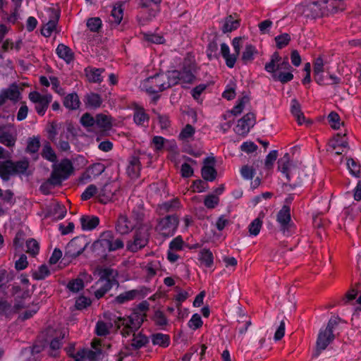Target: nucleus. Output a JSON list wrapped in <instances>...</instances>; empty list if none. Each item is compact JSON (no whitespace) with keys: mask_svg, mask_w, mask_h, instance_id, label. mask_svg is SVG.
<instances>
[{"mask_svg":"<svg viewBox=\"0 0 361 361\" xmlns=\"http://www.w3.org/2000/svg\"><path fill=\"white\" fill-rule=\"evenodd\" d=\"M238 26V20L234 19L232 16H228L223 23L222 30L224 32H228L237 29Z\"/></svg>","mask_w":361,"mask_h":361,"instance_id":"obj_39","label":"nucleus"},{"mask_svg":"<svg viewBox=\"0 0 361 361\" xmlns=\"http://www.w3.org/2000/svg\"><path fill=\"white\" fill-rule=\"evenodd\" d=\"M50 271L46 265H42L39 267L38 270L35 271L32 276L36 280H42L49 276Z\"/></svg>","mask_w":361,"mask_h":361,"instance_id":"obj_48","label":"nucleus"},{"mask_svg":"<svg viewBox=\"0 0 361 361\" xmlns=\"http://www.w3.org/2000/svg\"><path fill=\"white\" fill-rule=\"evenodd\" d=\"M109 327L105 322L99 321L96 325V333L100 336H106L109 333Z\"/></svg>","mask_w":361,"mask_h":361,"instance_id":"obj_55","label":"nucleus"},{"mask_svg":"<svg viewBox=\"0 0 361 361\" xmlns=\"http://www.w3.org/2000/svg\"><path fill=\"white\" fill-rule=\"evenodd\" d=\"M27 252L32 255H35L38 253L39 246L38 243L35 239H30L26 242Z\"/></svg>","mask_w":361,"mask_h":361,"instance_id":"obj_50","label":"nucleus"},{"mask_svg":"<svg viewBox=\"0 0 361 361\" xmlns=\"http://www.w3.org/2000/svg\"><path fill=\"white\" fill-rule=\"evenodd\" d=\"M56 52L58 56L64 60L67 63H71L73 60V53L67 46L60 44L58 45Z\"/></svg>","mask_w":361,"mask_h":361,"instance_id":"obj_23","label":"nucleus"},{"mask_svg":"<svg viewBox=\"0 0 361 361\" xmlns=\"http://www.w3.org/2000/svg\"><path fill=\"white\" fill-rule=\"evenodd\" d=\"M146 317L145 314L132 312L128 316L116 317L114 322L116 328L120 330L121 334L123 337H128L141 327Z\"/></svg>","mask_w":361,"mask_h":361,"instance_id":"obj_4","label":"nucleus"},{"mask_svg":"<svg viewBox=\"0 0 361 361\" xmlns=\"http://www.w3.org/2000/svg\"><path fill=\"white\" fill-rule=\"evenodd\" d=\"M313 72L317 73H329L327 66H325V63L322 57L317 58L313 64Z\"/></svg>","mask_w":361,"mask_h":361,"instance_id":"obj_44","label":"nucleus"},{"mask_svg":"<svg viewBox=\"0 0 361 361\" xmlns=\"http://www.w3.org/2000/svg\"><path fill=\"white\" fill-rule=\"evenodd\" d=\"M153 320L158 326H163L167 324L168 321L164 313L160 310H157L153 316Z\"/></svg>","mask_w":361,"mask_h":361,"instance_id":"obj_53","label":"nucleus"},{"mask_svg":"<svg viewBox=\"0 0 361 361\" xmlns=\"http://www.w3.org/2000/svg\"><path fill=\"white\" fill-rule=\"evenodd\" d=\"M278 156V152L276 150L271 151L265 159V166L267 169H269L272 168L274 161L276 160Z\"/></svg>","mask_w":361,"mask_h":361,"instance_id":"obj_64","label":"nucleus"},{"mask_svg":"<svg viewBox=\"0 0 361 361\" xmlns=\"http://www.w3.org/2000/svg\"><path fill=\"white\" fill-rule=\"evenodd\" d=\"M255 124V116L253 113H247L238 121L235 131L238 135H246Z\"/></svg>","mask_w":361,"mask_h":361,"instance_id":"obj_15","label":"nucleus"},{"mask_svg":"<svg viewBox=\"0 0 361 361\" xmlns=\"http://www.w3.org/2000/svg\"><path fill=\"white\" fill-rule=\"evenodd\" d=\"M140 161L136 157H132L129 161V164L127 167V173L132 178H136L140 175Z\"/></svg>","mask_w":361,"mask_h":361,"instance_id":"obj_21","label":"nucleus"},{"mask_svg":"<svg viewBox=\"0 0 361 361\" xmlns=\"http://www.w3.org/2000/svg\"><path fill=\"white\" fill-rule=\"evenodd\" d=\"M178 224L179 220L177 216L168 215L159 220L156 230L162 236L170 237L174 235Z\"/></svg>","mask_w":361,"mask_h":361,"instance_id":"obj_10","label":"nucleus"},{"mask_svg":"<svg viewBox=\"0 0 361 361\" xmlns=\"http://www.w3.org/2000/svg\"><path fill=\"white\" fill-rule=\"evenodd\" d=\"M135 226L136 224L130 220L126 214H121L116 224V230L118 233L126 235L132 231Z\"/></svg>","mask_w":361,"mask_h":361,"instance_id":"obj_17","label":"nucleus"},{"mask_svg":"<svg viewBox=\"0 0 361 361\" xmlns=\"http://www.w3.org/2000/svg\"><path fill=\"white\" fill-rule=\"evenodd\" d=\"M123 9L121 6H114L111 11V20L116 25L119 24L123 19Z\"/></svg>","mask_w":361,"mask_h":361,"instance_id":"obj_49","label":"nucleus"},{"mask_svg":"<svg viewBox=\"0 0 361 361\" xmlns=\"http://www.w3.org/2000/svg\"><path fill=\"white\" fill-rule=\"evenodd\" d=\"M314 78L319 85H331L338 82L339 79L333 75L326 73H314Z\"/></svg>","mask_w":361,"mask_h":361,"instance_id":"obj_20","label":"nucleus"},{"mask_svg":"<svg viewBox=\"0 0 361 361\" xmlns=\"http://www.w3.org/2000/svg\"><path fill=\"white\" fill-rule=\"evenodd\" d=\"M179 202L177 199L164 202L159 206L160 213L164 214L166 212H173L179 207Z\"/></svg>","mask_w":361,"mask_h":361,"instance_id":"obj_38","label":"nucleus"},{"mask_svg":"<svg viewBox=\"0 0 361 361\" xmlns=\"http://www.w3.org/2000/svg\"><path fill=\"white\" fill-rule=\"evenodd\" d=\"M133 120L137 125L142 126L145 121H148L149 116L145 112L143 108L136 106Z\"/></svg>","mask_w":361,"mask_h":361,"instance_id":"obj_35","label":"nucleus"},{"mask_svg":"<svg viewBox=\"0 0 361 361\" xmlns=\"http://www.w3.org/2000/svg\"><path fill=\"white\" fill-rule=\"evenodd\" d=\"M199 260L205 267H211L214 262L212 252L207 249L202 250L200 252Z\"/></svg>","mask_w":361,"mask_h":361,"instance_id":"obj_36","label":"nucleus"},{"mask_svg":"<svg viewBox=\"0 0 361 361\" xmlns=\"http://www.w3.org/2000/svg\"><path fill=\"white\" fill-rule=\"evenodd\" d=\"M92 347L94 348V350L87 349L85 358L90 361H96L98 357L102 354V350L97 348L94 343H92Z\"/></svg>","mask_w":361,"mask_h":361,"instance_id":"obj_58","label":"nucleus"},{"mask_svg":"<svg viewBox=\"0 0 361 361\" xmlns=\"http://www.w3.org/2000/svg\"><path fill=\"white\" fill-rule=\"evenodd\" d=\"M250 104V97L245 95L238 99V104L233 108L231 113L234 116L240 114L245 107Z\"/></svg>","mask_w":361,"mask_h":361,"instance_id":"obj_40","label":"nucleus"},{"mask_svg":"<svg viewBox=\"0 0 361 361\" xmlns=\"http://www.w3.org/2000/svg\"><path fill=\"white\" fill-rule=\"evenodd\" d=\"M149 233L146 230L139 229L135 233L133 240H129L127 243V250L135 252L147 245Z\"/></svg>","mask_w":361,"mask_h":361,"instance_id":"obj_11","label":"nucleus"},{"mask_svg":"<svg viewBox=\"0 0 361 361\" xmlns=\"http://www.w3.org/2000/svg\"><path fill=\"white\" fill-rule=\"evenodd\" d=\"M95 125L103 130H109L111 127V118L103 114H99L95 117Z\"/></svg>","mask_w":361,"mask_h":361,"instance_id":"obj_31","label":"nucleus"},{"mask_svg":"<svg viewBox=\"0 0 361 361\" xmlns=\"http://www.w3.org/2000/svg\"><path fill=\"white\" fill-rule=\"evenodd\" d=\"M112 185L111 183L105 184L99 192V200L100 202L106 204L109 202L114 194L112 190Z\"/></svg>","mask_w":361,"mask_h":361,"instance_id":"obj_24","label":"nucleus"},{"mask_svg":"<svg viewBox=\"0 0 361 361\" xmlns=\"http://www.w3.org/2000/svg\"><path fill=\"white\" fill-rule=\"evenodd\" d=\"M59 13L56 8L53 7H47L41 13V19L44 23L42 29V34L46 37H49L56 30Z\"/></svg>","mask_w":361,"mask_h":361,"instance_id":"obj_8","label":"nucleus"},{"mask_svg":"<svg viewBox=\"0 0 361 361\" xmlns=\"http://www.w3.org/2000/svg\"><path fill=\"white\" fill-rule=\"evenodd\" d=\"M262 221L259 217L254 219L248 226L249 233L252 235H257L262 228Z\"/></svg>","mask_w":361,"mask_h":361,"instance_id":"obj_45","label":"nucleus"},{"mask_svg":"<svg viewBox=\"0 0 361 361\" xmlns=\"http://www.w3.org/2000/svg\"><path fill=\"white\" fill-rule=\"evenodd\" d=\"M82 228L85 231H90L95 228L99 223V218L94 216H83L80 218Z\"/></svg>","mask_w":361,"mask_h":361,"instance_id":"obj_25","label":"nucleus"},{"mask_svg":"<svg viewBox=\"0 0 361 361\" xmlns=\"http://www.w3.org/2000/svg\"><path fill=\"white\" fill-rule=\"evenodd\" d=\"M109 237V252L116 251L123 247L124 244L123 240L121 238H116L112 231H110V235Z\"/></svg>","mask_w":361,"mask_h":361,"instance_id":"obj_42","label":"nucleus"},{"mask_svg":"<svg viewBox=\"0 0 361 361\" xmlns=\"http://www.w3.org/2000/svg\"><path fill=\"white\" fill-rule=\"evenodd\" d=\"M290 112L296 118L299 125L305 121V116L301 111V106L296 99H293L290 102Z\"/></svg>","mask_w":361,"mask_h":361,"instance_id":"obj_26","label":"nucleus"},{"mask_svg":"<svg viewBox=\"0 0 361 361\" xmlns=\"http://www.w3.org/2000/svg\"><path fill=\"white\" fill-rule=\"evenodd\" d=\"M29 165L28 160L25 159L16 162L11 160L0 162V176L4 180H8L11 176H28L30 173H27V171Z\"/></svg>","mask_w":361,"mask_h":361,"instance_id":"obj_6","label":"nucleus"},{"mask_svg":"<svg viewBox=\"0 0 361 361\" xmlns=\"http://www.w3.org/2000/svg\"><path fill=\"white\" fill-rule=\"evenodd\" d=\"M87 243L85 239L75 238L67 245L65 251V256L75 258L79 256L85 250Z\"/></svg>","mask_w":361,"mask_h":361,"instance_id":"obj_14","label":"nucleus"},{"mask_svg":"<svg viewBox=\"0 0 361 361\" xmlns=\"http://www.w3.org/2000/svg\"><path fill=\"white\" fill-rule=\"evenodd\" d=\"M105 170V166L102 163H96L90 166L84 176L87 178H95L101 175Z\"/></svg>","mask_w":361,"mask_h":361,"instance_id":"obj_33","label":"nucleus"},{"mask_svg":"<svg viewBox=\"0 0 361 361\" xmlns=\"http://www.w3.org/2000/svg\"><path fill=\"white\" fill-rule=\"evenodd\" d=\"M94 274L99 276V279L95 284L96 286H99V287L95 290L94 295L97 299H100L113 287L114 284L118 283L115 279L116 273L113 269L98 267Z\"/></svg>","mask_w":361,"mask_h":361,"instance_id":"obj_5","label":"nucleus"},{"mask_svg":"<svg viewBox=\"0 0 361 361\" xmlns=\"http://www.w3.org/2000/svg\"><path fill=\"white\" fill-rule=\"evenodd\" d=\"M86 77L90 82H98L102 80V73L103 70L101 68H95L92 67H88L85 70Z\"/></svg>","mask_w":361,"mask_h":361,"instance_id":"obj_30","label":"nucleus"},{"mask_svg":"<svg viewBox=\"0 0 361 361\" xmlns=\"http://www.w3.org/2000/svg\"><path fill=\"white\" fill-rule=\"evenodd\" d=\"M73 171V165L70 160L66 159L59 164L53 166L50 178L54 184L60 185L63 180H66Z\"/></svg>","mask_w":361,"mask_h":361,"instance_id":"obj_9","label":"nucleus"},{"mask_svg":"<svg viewBox=\"0 0 361 361\" xmlns=\"http://www.w3.org/2000/svg\"><path fill=\"white\" fill-rule=\"evenodd\" d=\"M109 235L110 231L103 232L99 238L92 244V251L95 255L105 258L106 253L109 252Z\"/></svg>","mask_w":361,"mask_h":361,"instance_id":"obj_13","label":"nucleus"},{"mask_svg":"<svg viewBox=\"0 0 361 361\" xmlns=\"http://www.w3.org/2000/svg\"><path fill=\"white\" fill-rule=\"evenodd\" d=\"M97 192L96 185L92 184L90 185L82 193L81 198L82 200H87L93 197Z\"/></svg>","mask_w":361,"mask_h":361,"instance_id":"obj_61","label":"nucleus"},{"mask_svg":"<svg viewBox=\"0 0 361 361\" xmlns=\"http://www.w3.org/2000/svg\"><path fill=\"white\" fill-rule=\"evenodd\" d=\"M216 174V171L213 166H204L202 169V176L205 180L213 181Z\"/></svg>","mask_w":361,"mask_h":361,"instance_id":"obj_41","label":"nucleus"},{"mask_svg":"<svg viewBox=\"0 0 361 361\" xmlns=\"http://www.w3.org/2000/svg\"><path fill=\"white\" fill-rule=\"evenodd\" d=\"M334 335L324 329H321L317 340V349L313 355L314 357H317L322 350H324L326 347L334 341Z\"/></svg>","mask_w":361,"mask_h":361,"instance_id":"obj_16","label":"nucleus"},{"mask_svg":"<svg viewBox=\"0 0 361 361\" xmlns=\"http://www.w3.org/2000/svg\"><path fill=\"white\" fill-rule=\"evenodd\" d=\"M343 9H344V5L340 0H319L298 6L301 13L309 18H319L329 12H337Z\"/></svg>","mask_w":361,"mask_h":361,"instance_id":"obj_2","label":"nucleus"},{"mask_svg":"<svg viewBox=\"0 0 361 361\" xmlns=\"http://www.w3.org/2000/svg\"><path fill=\"white\" fill-rule=\"evenodd\" d=\"M202 320L198 314H195L188 322V326L194 330L199 329L202 326Z\"/></svg>","mask_w":361,"mask_h":361,"instance_id":"obj_56","label":"nucleus"},{"mask_svg":"<svg viewBox=\"0 0 361 361\" xmlns=\"http://www.w3.org/2000/svg\"><path fill=\"white\" fill-rule=\"evenodd\" d=\"M265 70L269 73L274 80L286 83L293 78V68L287 58H281L278 53H274L270 61L265 65Z\"/></svg>","mask_w":361,"mask_h":361,"instance_id":"obj_3","label":"nucleus"},{"mask_svg":"<svg viewBox=\"0 0 361 361\" xmlns=\"http://www.w3.org/2000/svg\"><path fill=\"white\" fill-rule=\"evenodd\" d=\"M290 40V37L289 35H288L287 33H283L275 37L276 46L279 49H281L283 47L286 46Z\"/></svg>","mask_w":361,"mask_h":361,"instance_id":"obj_62","label":"nucleus"},{"mask_svg":"<svg viewBox=\"0 0 361 361\" xmlns=\"http://www.w3.org/2000/svg\"><path fill=\"white\" fill-rule=\"evenodd\" d=\"M84 287V283L82 279H76L68 284V289L73 292L77 293L81 289H82Z\"/></svg>","mask_w":361,"mask_h":361,"instance_id":"obj_57","label":"nucleus"},{"mask_svg":"<svg viewBox=\"0 0 361 361\" xmlns=\"http://www.w3.org/2000/svg\"><path fill=\"white\" fill-rule=\"evenodd\" d=\"M221 54L228 67L233 68L236 62V55L230 54V48L226 43L221 44Z\"/></svg>","mask_w":361,"mask_h":361,"instance_id":"obj_22","label":"nucleus"},{"mask_svg":"<svg viewBox=\"0 0 361 361\" xmlns=\"http://www.w3.org/2000/svg\"><path fill=\"white\" fill-rule=\"evenodd\" d=\"M80 123L85 127H92L95 125V118L89 113H85L82 116Z\"/></svg>","mask_w":361,"mask_h":361,"instance_id":"obj_63","label":"nucleus"},{"mask_svg":"<svg viewBox=\"0 0 361 361\" xmlns=\"http://www.w3.org/2000/svg\"><path fill=\"white\" fill-rule=\"evenodd\" d=\"M40 147L39 140L37 137L30 138L27 141L26 151L30 153L37 152Z\"/></svg>","mask_w":361,"mask_h":361,"instance_id":"obj_47","label":"nucleus"},{"mask_svg":"<svg viewBox=\"0 0 361 361\" xmlns=\"http://www.w3.org/2000/svg\"><path fill=\"white\" fill-rule=\"evenodd\" d=\"M29 98L35 104V109L40 115L44 114L49 104L51 101V94H42L39 92H30Z\"/></svg>","mask_w":361,"mask_h":361,"instance_id":"obj_12","label":"nucleus"},{"mask_svg":"<svg viewBox=\"0 0 361 361\" xmlns=\"http://www.w3.org/2000/svg\"><path fill=\"white\" fill-rule=\"evenodd\" d=\"M138 291L136 290H131L126 291L118 295L114 300V302L118 304H123L128 301L133 300L137 295Z\"/></svg>","mask_w":361,"mask_h":361,"instance_id":"obj_34","label":"nucleus"},{"mask_svg":"<svg viewBox=\"0 0 361 361\" xmlns=\"http://www.w3.org/2000/svg\"><path fill=\"white\" fill-rule=\"evenodd\" d=\"M152 342L154 345L165 348L169 345L170 338L168 335L158 333L152 335Z\"/></svg>","mask_w":361,"mask_h":361,"instance_id":"obj_37","label":"nucleus"},{"mask_svg":"<svg viewBox=\"0 0 361 361\" xmlns=\"http://www.w3.org/2000/svg\"><path fill=\"white\" fill-rule=\"evenodd\" d=\"M80 99L75 92L68 94L63 100V105L71 110L77 109L80 106Z\"/></svg>","mask_w":361,"mask_h":361,"instance_id":"obj_29","label":"nucleus"},{"mask_svg":"<svg viewBox=\"0 0 361 361\" xmlns=\"http://www.w3.org/2000/svg\"><path fill=\"white\" fill-rule=\"evenodd\" d=\"M85 103L90 108L97 109L101 106L102 99L99 94L90 92L87 94Z\"/></svg>","mask_w":361,"mask_h":361,"instance_id":"obj_27","label":"nucleus"},{"mask_svg":"<svg viewBox=\"0 0 361 361\" xmlns=\"http://www.w3.org/2000/svg\"><path fill=\"white\" fill-rule=\"evenodd\" d=\"M42 155L44 159L51 162L56 161V155L51 146L48 144L44 146Z\"/></svg>","mask_w":361,"mask_h":361,"instance_id":"obj_46","label":"nucleus"},{"mask_svg":"<svg viewBox=\"0 0 361 361\" xmlns=\"http://www.w3.org/2000/svg\"><path fill=\"white\" fill-rule=\"evenodd\" d=\"M290 155L288 153H286L282 158L278 161L279 170L283 174H285L287 180L290 182L289 185L293 188L301 183V179L299 176V169L294 166L290 164Z\"/></svg>","mask_w":361,"mask_h":361,"instance_id":"obj_7","label":"nucleus"},{"mask_svg":"<svg viewBox=\"0 0 361 361\" xmlns=\"http://www.w3.org/2000/svg\"><path fill=\"white\" fill-rule=\"evenodd\" d=\"M193 79L194 75L190 71L185 70L182 73L178 71H171L167 73L158 74L147 78L146 82L155 85L149 87L146 90H155L156 87H158L159 90H166L179 82L189 83Z\"/></svg>","mask_w":361,"mask_h":361,"instance_id":"obj_1","label":"nucleus"},{"mask_svg":"<svg viewBox=\"0 0 361 361\" xmlns=\"http://www.w3.org/2000/svg\"><path fill=\"white\" fill-rule=\"evenodd\" d=\"M158 269L159 264L157 262H151L145 267V271L149 278L154 276Z\"/></svg>","mask_w":361,"mask_h":361,"instance_id":"obj_54","label":"nucleus"},{"mask_svg":"<svg viewBox=\"0 0 361 361\" xmlns=\"http://www.w3.org/2000/svg\"><path fill=\"white\" fill-rule=\"evenodd\" d=\"M219 197L214 195H207L204 201L205 207L208 209H213L219 204Z\"/></svg>","mask_w":361,"mask_h":361,"instance_id":"obj_59","label":"nucleus"},{"mask_svg":"<svg viewBox=\"0 0 361 361\" xmlns=\"http://www.w3.org/2000/svg\"><path fill=\"white\" fill-rule=\"evenodd\" d=\"M345 133L342 136L340 133H337L333 139L329 142V146L336 149L337 148H348V142L344 139Z\"/></svg>","mask_w":361,"mask_h":361,"instance_id":"obj_32","label":"nucleus"},{"mask_svg":"<svg viewBox=\"0 0 361 361\" xmlns=\"http://www.w3.org/2000/svg\"><path fill=\"white\" fill-rule=\"evenodd\" d=\"M0 142L7 147H13L16 143V137L5 126H0Z\"/></svg>","mask_w":361,"mask_h":361,"instance_id":"obj_19","label":"nucleus"},{"mask_svg":"<svg viewBox=\"0 0 361 361\" xmlns=\"http://www.w3.org/2000/svg\"><path fill=\"white\" fill-rule=\"evenodd\" d=\"M133 338L131 341L130 346L133 350H138L145 345L149 342L148 338L142 334L141 332L138 334H132Z\"/></svg>","mask_w":361,"mask_h":361,"instance_id":"obj_28","label":"nucleus"},{"mask_svg":"<svg viewBox=\"0 0 361 361\" xmlns=\"http://www.w3.org/2000/svg\"><path fill=\"white\" fill-rule=\"evenodd\" d=\"M276 220L281 226V229L285 233L290 221V207L288 206H283L277 214Z\"/></svg>","mask_w":361,"mask_h":361,"instance_id":"obj_18","label":"nucleus"},{"mask_svg":"<svg viewBox=\"0 0 361 361\" xmlns=\"http://www.w3.org/2000/svg\"><path fill=\"white\" fill-rule=\"evenodd\" d=\"M195 132V128L190 124H187L185 126V128L181 130L179 135V137L181 140H187L189 137H192L194 135Z\"/></svg>","mask_w":361,"mask_h":361,"instance_id":"obj_60","label":"nucleus"},{"mask_svg":"<svg viewBox=\"0 0 361 361\" xmlns=\"http://www.w3.org/2000/svg\"><path fill=\"white\" fill-rule=\"evenodd\" d=\"M347 166L348 168L350 170V172L351 174L355 176V177H360V166L357 165V164L355 162V161L352 159L349 158L347 160Z\"/></svg>","mask_w":361,"mask_h":361,"instance_id":"obj_52","label":"nucleus"},{"mask_svg":"<svg viewBox=\"0 0 361 361\" xmlns=\"http://www.w3.org/2000/svg\"><path fill=\"white\" fill-rule=\"evenodd\" d=\"M257 54L256 48L252 44H247L242 54V59L245 62L251 61L254 59L255 55Z\"/></svg>","mask_w":361,"mask_h":361,"instance_id":"obj_43","label":"nucleus"},{"mask_svg":"<svg viewBox=\"0 0 361 361\" xmlns=\"http://www.w3.org/2000/svg\"><path fill=\"white\" fill-rule=\"evenodd\" d=\"M328 121L331 128L337 130L340 128L341 122L338 114L334 111H331L328 116Z\"/></svg>","mask_w":361,"mask_h":361,"instance_id":"obj_51","label":"nucleus"}]
</instances>
